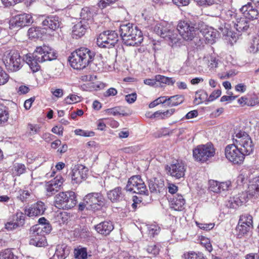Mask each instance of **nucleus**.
Segmentation results:
<instances>
[{
  "instance_id": "obj_1",
  "label": "nucleus",
  "mask_w": 259,
  "mask_h": 259,
  "mask_svg": "<svg viewBox=\"0 0 259 259\" xmlns=\"http://www.w3.org/2000/svg\"><path fill=\"white\" fill-rule=\"evenodd\" d=\"M169 29L167 31L164 30L163 31V39L164 41H167L169 46H172L176 44L179 40L177 32H178L182 38L187 41L192 40L195 38L196 40L198 39L196 37L199 32V27H195L192 25H190L189 23L185 21H180L177 25V29L172 26L170 24L169 26Z\"/></svg>"
},
{
  "instance_id": "obj_2",
  "label": "nucleus",
  "mask_w": 259,
  "mask_h": 259,
  "mask_svg": "<svg viewBox=\"0 0 259 259\" xmlns=\"http://www.w3.org/2000/svg\"><path fill=\"white\" fill-rule=\"evenodd\" d=\"M56 58V54L53 50L47 46H43L37 47L32 54H27L25 56V62L31 70L35 72L40 69V63L52 61Z\"/></svg>"
},
{
  "instance_id": "obj_3",
  "label": "nucleus",
  "mask_w": 259,
  "mask_h": 259,
  "mask_svg": "<svg viewBox=\"0 0 259 259\" xmlns=\"http://www.w3.org/2000/svg\"><path fill=\"white\" fill-rule=\"evenodd\" d=\"M119 32L123 44L126 46H138L143 40L141 30L132 23L121 24Z\"/></svg>"
},
{
  "instance_id": "obj_4",
  "label": "nucleus",
  "mask_w": 259,
  "mask_h": 259,
  "mask_svg": "<svg viewBox=\"0 0 259 259\" xmlns=\"http://www.w3.org/2000/svg\"><path fill=\"white\" fill-rule=\"evenodd\" d=\"M95 55L94 52L87 48L81 47L71 53L69 61L74 69H82L93 60Z\"/></svg>"
},
{
  "instance_id": "obj_5",
  "label": "nucleus",
  "mask_w": 259,
  "mask_h": 259,
  "mask_svg": "<svg viewBox=\"0 0 259 259\" xmlns=\"http://www.w3.org/2000/svg\"><path fill=\"white\" fill-rule=\"evenodd\" d=\"M233 142L245 156L253 153L254 145L250 136L247 133L239 131L234 136Z\"/></svg>"
},
{
  "instance_id": "obj_6",
  "label": "nucleus",
  "mask_w": 259,
  "mask_h": 259,
  "mask_svg": "<svg viewBox=\"0 0 259 259\" xmlns=\"http://www.w3.org/2000/svg\"><path fill=\"white\" fill-rule=\"evenodd\" d=\"M76 195L73 191L61 192L55 197L54 205L59 209H69L76 204Z\"/></svg>"
},
{
  "instance_id": "obj_7",
  "label": "nucleus",
  "mask_w": 259,
  "mask_h": 259,
  "mask_svg": "<svg viewBox=\"0 0 259 259\" xmlns=\"http://www.w3.org/2000/svg\"><path fill=\"white\" fill-rule=\"evenodd\" d=\"M24 59L21 57L19 53L16 50L7 52L4 58V63L7 70L11 72L18 71L23 66Z\"/></svg>"
},
{
  "instance_id": "obj_8",
  "label": "nucleus",
  "mask_w": 259,
  "mask_h": 259,
  "mask_svg": "<svg viewBox=\"0 0 259 259\" xmlns=\"http://www.w3.org/2000/svg\"><path fill=\"white\" fill-rule=\"evenodd\" d=\"M118 41V35L113 30H107L101 33L97 39V45L102 48H110L115 46Z\"/></svg>"
},
{
  "instance_id": "obj_9",
  "label": "nucleus",
  "mask_w": 259,
  "mask_h": 259,
  "mask_svg": "<svg viewBox=\"0 0 259 259\" xmlns=\"http://www.w3.org/2000/svg\"><path fill=\"white\" fill-rule=\"evenodd\" d=\"M125 188L127 191L130 192L146 196L148 195V190L144 182L139 175L131 177L128 179Z\"/></svg>"
},
{
  "instance_id": "obj_10",
  "label": "nucleus",
  "mask_w": 259,
  "mask_h": 259,
  "mask_svg": "<svg viewBox=\"0 0 259 259\" xmlns=\"http://www.w3.org/2000/svg\"><path fill=\"white\" fill-rule=\"evenodd\" d=\"M215 150L212 144H207L198 146L193 151L194 158L198 161L205 162L214 156Z\"/></svg>"
},
{
  "instance_id": "obj_11",
  "label": "nucleus",
  "mask_w": 259,
  "mask_h": 259,
  "mask_svg": "<svg viewBox=\"0 0 259 259\" xmlns=\"http://www.w3.org/2000/svg\"><path fill=\"white\" fill-rule=\"evenodd\" d=\"M225 156L228 160L234 164H241L244 161L245 155L234 143L228 145L225 148Z\"/></svg>"
},
{
  "instance_id": "obj_12",
  "label": "nucleus",
  "mask_w": 259,
  "mask_h": 259,
  "mask_svg": "<svg viewBox=\"0 0 259 259\" xmlns=\"http://www.w3.org/2000/svg\"><path fill=\"white\" fill-rule=\"evenodd\" d=\"M104 200L103 196L100 193H89L83 198L87 209L93 211L100 209L104 204Z\"/></svg>"
},
{
  "instance_id": "obj_13",
  "label": "nucleus",
  "mask_w": 259,
  "mask_h": 259,
  "mask_svg": "<svg viewBox=\"0 0 259 259\" xmlns=\"http://www.w3.org/2000/svg\"><path fill=\"white\" fill-rule=\"evenodd\" d=\"M165 169L167 175L176 179H180L184 177L186 167L183 162L177 160L165 166Z\"/></svg>"
},
{
  "instance_id": "obj_14",
  "label": "nucleus",
  "mask_w": 259,
  "mask_h": 259,
  "mask_svg": "<svg viewBox=\"0 0 259 259\" xmlns=\"http://www.w3.org/2000/svg\"><path fill=\"white\" fill-rule=\"evenodd\" d=\"M88 168L81 164H77L72 168L71 177L72 181L75 183H80L87 177Z\"/></svg>"
},
{
  "instance_id": "obj_15",
  "label": "nucleus",
  "mask_w": 259,
  "mask_h": 259,
  "mask_svg": "<svg viewBox=\"0 0 259 259\" xmlns=\"http://www.w3.org/2000/svg\"><path fill=\"white\" fill-rule=\"evenodd\" d=\"M10 22L12 26L22 27L31 24L33 22V19L31 15L22 14L15 16Z\"/></svg>"
},
{
  "instance_id": "obj_16",
  "label": "nucleus",
  "mask_w": 259,
  "mask_h": 259,
  "mask_svg": "<svg viewBox=\"0 0 259 259\" xmlns=\"http://www.w3.org/2000/svg\"><path fill=\"white\" fill-rule=\"evenodd\" d=\"M25 214L21 211H18L13 217L12 221L5 224V228L8 230H13L22 227L25 224Z\"/></svg>"
},
{
  "instance_id": "obj_17",
  "label": "nucleus",
  "mask_w": 259,
  "mask_h": 259,
  "mask_svg": "<svg viewBox=\"0 0 259 259\" xmlns=\"http://www.w3.org/2000/svg\"><path fill=\"white\" fill-rule=\"evenodd\" d=\"M64 182V179L60 175L57 176L53 180L49 181L46 185L47 195L49 196L58 192Z\"/></svg>"
},
{
  "instance_id": "obj_18",
  "label": "nucleus",
  "mask_w": 259,
  "mask_h": 259,
  "mask_svg": "<svg viewBox=\"0 0 259 259\" xmlns=\"http://www.w3.org/2000/svg\"><path fill=\"white\" fill-rule=\"evenodd\" d=\"M46 208L45 203L38 201L32 204L29 208L25 209V214L29 217H36L44 214Z\"/></svg>"
},
{
  "instance_id": "obj_19",
  "label": "nucleus",
  "mask_w": 259,
  "mask_h": 259,
  "mask_svg": "<svg viewBox=\"0 0 259 259\" xmlns=\"http://www.w3.org/2000/svg\"><path fill=\"white\" fill-rule=\"evenodd\" d=\"M41 24L46 28L56 30L61 27L62 23L61 19L58 16H49L46 17L42 20Z\"/></svg>"
},
{
  "instance_id": "obj_20",
  "label": "nucleus",
  "mask_w": 259,
  "mask_h": 259,
  "mask_svg": "<svg viewBox=\"0 0 259 259\" xmlns=\"http://www.w3.org/2000/svg\"><path fill=\"white\" fill-rule=\"evenodd\" d=\"M240 11L246 19L252 20L257 19L259 17L258 10L251 3H248L243 6L240 9Z\"/></svg>"
},
{
  "instance_id": "obj_21",
  "label": "nucleus",
  "mask_w": 259,
  "mask_h": 259,
  "mask_svg": "<svg viewBox=\"0 0 259 259\" xmlns=\"http://www.w3.org/2000/svg\"><path fill=\"white\" fill-rule=\"evenodd\" d=\"M202 28H199L200 30L203 35L206 41L208 44H212L215 42V39L219 35L218 32L217 30L213 29L211 27L206 25L201 26Z\"/></svg>"
},
{
  "instance_id": "obj_22",
  "label": "nucleus",
  "mask_w": 259,
  "mask_h": 259,
  "mask_svg": "<svg viewBox=\"0 0 259 259\" xmlns=\"http://www.w3.org/2000/svg\"><path fill=\"white\" fill-rule=\"evenodd\" d=\"M31 239L29 241L30 245L35 246L36 247H44L47 245V241L44 234L36 232V230H31Z\"/></svg>"
},
{
  "instance_id": "obj_23",
  "label": "nucleus",
  "mask_w": 259,
  "mask_h": 259,
  "mask_svg": "<svg viewBox=\"0 0 259 259\" xmlns=\"http://www.w3.org/2000/svg\"><path fill=\"white\" fill-rule=\"evenodd\" d=\"M231 184V182L229 181L220 183L212 180L209 181V188L211 191L218 193L222 191L228 190Z\"/></svg>"
},
{
  "instance_id": "obj_24",
  "label": "nucleus",
  "mask_w": 259,
  "mask_h": 259,
  "mask_svg": "<svg viewBox=\"0 0 259 259\" xmlns=\"http://www.w3.org/2000/svg\"><path fill=\"white\" fill-rule=\"evenodd\" d=\"M88 25L89 23L85 21H80L75 24L72 28V37L78 39L82 36L85 33Z\"/></svg>"
},
{
  "instance_id": "obj_25",
  "label": "nucleus",
  "mask_w": 259,
  "mask_h": 259,
  "mask_svg": "<svg viewBox=\"0 0 259 259\" xmlns=\"http://www.w3.org/2000/svg\"><path fill=\"white\" fill-rule=\"evenodd\" d=\"M107 195L108 198L113 203L120 202L124 199V197L122 188L120 187H117L108 191Z\"/></svg>"
},
{
  "instance_id": "obj_26",
  "label": "nucleus",
  "mask_w": 259,
  "mask_h": 259,
  "mask_svg": "<svg viewBox=\"0 0 259 259\" xmlns=\"http://www.w3.org/2000/svg\"><path fill=\"white\" fill-rule=\"evenodd\" d=\"M70 253V248L66 244H58L51 259H65Z\"/></svg>"
},
{
  "instance_id": "obj_27",
  "label": "nucleus",
  "mask_w": 259,
  "mask_h": 259,
  "mask_svg": "<svg viewBox=\"0 0 259 259\" xmlns=\"http://www.w3.org/2000/svg\"><path fill=\"white\" fill-rule=\"evenodd\" d=\"M113 229V225L110 221H104L95 226L96 231L105 236L109 235Z\"/></svg>"
},
{
  "instance_id": "obj_28",
  "label": "nucleus",
  "mask_w": 259,
  "mask_h": 259,
  "mask_svg": "<svg viewBox=\"0 0 259 259\" xmlns=\"http://www.w3.org/2000/svg\"><path fill=\"white\" fill-rule=\"evenodd\" d=\"M170 207L175 210H181L185 204V200L183 196L177 194L175 198L167 197Z\"/></svg>"
},
{
  "instance_id": "obj_29",
  "label": "nucleus",
  "mask_w": 259,
  "mask_h": 259,
  "mask_svg": "<svg viewBox=\"0 0 259 259\" xmlns=\"http://www.w3.org/2000/svg\"><path fill=\"white\" fill-rule=\"evenodd\" d=\"M248 196L245 192H242L238 194L231 198L230 202V207L233 208H236L237 207L242 205L247 201Z\"/></svg>"
},
{
  "instance_id": "obj_30",
  "label": "nucleus",
  "mask_w": 259,
  "mask_h": 259,
  "mask_svg": "<svg viewBox=\"0 0 259 259\" xmlns=\"http://www.w3.org/2000/svg\"><path fill=\"white\" fill-rule=\"evenodd\" d=\"M162 179L160 177L159 178H153L149 181V187L152 193L159 194L160 193L161 188Z\"/></svg>"
},
{
  "instance_id": "obj_31",
  "label": "nucleus",
  "mask_w": 259,
  "mask_h": 259,
  "mask_svg": "<svg viewBox=\"0 0 259 259\" xmlns=\"http://www.w3.org/2000/svg\"><path fill=\"white\" fill-rule=\"evenodd\" d=\"M234 28L239 32L245 31L249 28V24L245 18L240 17L233 20Z\"/></svg>"
},
{
  "instance_id": "obj_32",
  "label": "nucleus",
  "mask_w": 259,
  "mask_h": 259,
  "mask_svg": "<svg viewBox=\"0 0 259 259\" xmlns=\"http://www.w3.org/2000/svg\"><path fill=\"white\" fill-rule=\"evenodd\" d=\"M184 101V97L182 96L176 95L171 96L168 99L165 98L163 101V106H177L182 103Z\"/></svg>"
},
{
  "instance_id": "obj_33",
  "label": "nucleus",
  "mask_w": 259,
  "mask_h": 259,
  "mask_svg": "<svg viewBox=\"0 0 259 259\" xmlns=\"http://www.w3.org/2000/svg\"><path fill=\"white\" fill-rule=\"evenodd\" d=\"M250 195H259V176L253 179L248 188Z\"/></svg>"
},
{
  "instance_id": "obj_34",
  "label": "nucleus",
  "mask_w": 259,
  "mask_h": 259,
  "mask_svg": "<svg viewBox=\"0 0 259 259\" xmlns=\"http://www.w3.org/2000/svg\"><path fill=\"white\" fill-rule=\"evenodd\" d=\"M207 94L203 90H199L196 92L194 103L197 104H200L203 102L207 101Z\"/></svg>"
},
{
  "instance_id": "obj_35",
  "label": "nucleus",
  "mask_w": 259,
  "mask_h": 259,
  "mask_svg": "<svg viewBox=\"0 0 259 259\" xmlns=\"http://www.w3.org/2000/svg\"><path fill=\"white\" fill-rule=\"evenodd\" d=\"M144 83L150 86L160 87L162 83V76L157 75L153 79H146L144 80Z\"/></svg>"
},
{
  "instance_id": "obj_36",
  "label": "nucleus",
  "mask_w": 259,
  "mask_h": 259,
  "mask_svg": "<svg viewBox=\"0 0 259 259\" xmlns=\"http://www.w3.org/2000/svg\"><path fill=\"white\" fill-rule=\"evenodd\" d=\"M28 35L31 38H38L42 36L41 29L39 27H33L28 30Z\"/></svg>"
},
{
  "instance_id": "obj_37",
  "label": "nucleus",
  "mask_w": 259,
  "mask_h": 259,
  "mask_svg": "<svg viewBox=\"0 0 259 259\" xmlns=\"http://www.w3.org/2000/svg\"><path fill=\"white\" fill-rule=\"evenodd\" d=\"M9 118L8 108L0 104V124L5 123Z\"/></svg>"
},
{
  "instance_id": "obj_38",
  "label": "nucleus",
  "mask_w": 259,
  "mask_h": 259,
  "mask_svg": "<svg viewBox=\"0 0 259 259\" xmlns=\"http://www.w3.org/2000/svg\"><path fill=\"white\" fill-rule=\"evenodd\" d=\"M52 227L51 225L48 223L45 224L42 226H39V225H35L31 228V230H36L38 233H49L51 232Z\"/></svg>"
},
{
  "instance_id": "obj_39",
  "label": "nucleus",
  "mask_w": 259,
  "mask_h": 259,
  "mask_svg": "<svg viewBox=\"0 0 259 259\" xmlns=\"http://www.w3.org/2000/svg\"><path fill=\"white\" fill-rule=\"evenodd\" d=\"M13 173L16 176H20L25 172L26 167L24 164L16 163L13 167Z\"/></svg>"
},
{
  "instance_id": "obj_40",
  "label": "nucleus",
  "mask_w": 259,
  "mask_h": 259,
  "mask_svg": "<svg viewBox=\"0 0 259 259\" xmlns=\"http://www.w3.org/2000/svg\"><path fill=\"white\" fill-rule=\"evenodd\" d=\"M242 225H248L252 227V218L248 214H244L240 216L239 223Z\"/></svg>"
},
{
  "instance_id": "obj_41",
  "label": "nucleus",
  "mask_w": 259,
  "mask_h": 259,
  "mask_svg": "<svg viewBox=\"0 0 259 259\" xmlns=\"http://www.w3.org/2000/svg\"><path fill=\"white\" fill-rule=\"evenodd\" d=\"M80 18L82 19L81 21H92V13L90 10L89 8L85 7L82 9L80 12Z\"/></svg>"
},
{
  "instance_id": "obj_42",
  "label": "nucleus",
  "mask_w": 259,
  "mask_h": 259,
  "mask_svg": "<svg viewBox=\"0 0 259 259\" xmlns=\"http://www.w3.org/2000/svg\"><path fill=\"white\" fill-rule=\"evenodd\" d=\"M87 255V250L85 248H81L74 250V256L76 258L86 259Z\"/></svg>"
},
{
  "instance_id": "obj_43",
  "label": "nucleus",
  "mask_w": 259,
  "mask_h": 259,
  "mask_svg": "<svg viewBox=\"0 0 259 259\" xmlns=\"http://www.w3.org/2000/svg\"><path fill=\"white\" fill-rule=\"evenodd\" d=\"M184 259H205L202 253L194 252H187L183 255Z\"/></svg>"
},
{
  "instance_id": "obj_44",
  "label": "nucleus",
  "mask_w": 259,
  "mask_h": 259,
  "mask_svg": "<svg viewBox=\"0 0 259 259\" xmlns=\"http://www.w3.org/2000/svg\"><path fill=\"white\" fill-rule=\"evenodd\" d=\"M251 228V227H250L248 225L247 226L241 224V223H238L236 228V230L239 232L238 235L240 236V237H241L242 236L247 234Z\"/></svg>"
},
{
  "instance_id": "obj_45",
  "label": "nucleus",
  "mask_w": 259,
  "mask_h": 259,
  "mask_svg": "<svg viewBox=\"0 0 259 259\" xmlns=\"http://www.w3.org/2000/svg\"><path fill=\"white\" fill-rule=\"evenodd\" d=\"M259 50V40L258 39L254 38L252 42L250 45L248 51L251 53H255Z\"/></svg>"
},
{
  "instance_id": "obj_46",
  "label": "nucleus",
  "mask_w": 259,
  "mask_h": 259,
  "mask_svg": "<svg viewBox=\"0 0 259 259\" xmlns=\"http://www.w3.org/2000/svg\"><path fill=\"white\" fill-rule=\"evenodd\" d=\"M0 259H15L11 249H7L0 252Z\"/></svg>"
},
{
  "instance_id": "obj_47",
  "label": "nucleus",
  "mask_w": 259,
  "mask_h": 259,
  "mask_svg": "<svg viewBox=\"0 0 259 259\" xmlns=\"http://www.w3.org/2000/svg\"><path fill=\"white\" fill-rule=\"evenodd\" d=\"M119 109L120 107H115L112 108L107 109L105 110V112L106 113L109 115H113L114 116H116L118 115H122V116H125L127 115L126 113L120 112L119 111Z\"/></svg>"
},
{
  "instance_id": "obj_48",
  "label": "nucleus",
  "mask_w": 259,
  "mask_h": 259,
  "mask_svg": "<svg viewBox=\"0 0 259 259\" xmlns=\"http://www.w3.org/2000/svg\"><path fill=\"white\" fill-rule=\"evenodd\" d=\"M149 234L153 237L160 232V227L154 224L149 225L147 227Z\"/></svg>"
},
{
  "instance_id": "obj_49",
  "label": "nucleus",
  "mask_w": 259,
  "mask_h": 259,
  "mask_svg": "<svg viewBox=\"0 0 259 259\" xmlns=\"http://www.w3.org/2000/svg\"><path fill=\"white\" fill-rule=\"evenodd\" d=\"M65 101L67 104H71L79 102L80 100L79 96L76 95H70L65 98Z\"/></svg>"
},
{
  "instance_id": "obj_50",
  "label": "nucleus",
  "mask_w": 259,
  "mask_h": 259,
  "mask_svg": "<svg viewBox=\"0 0 259 259\" xmlns=\"http://www.w3.org/2000/svg\"><path fill=\"white\" fill-rule=\"evenodd\" d=\"M226 17L225 18L228 21H231L233 23V20H236L239 16L232 10H227L226 11Z\"/></svg>"
},
{
  "instance_id": "obj_51",
  "label": "nucleus",
  "mask_w": 259,
  "mask_h": 259,
  "mask_svg": "<svg viewBox=\"0 0 259 259\" xmlns=\"http://www.w3.org/2000/svg\"><path fill=\"white\" fill-rule=\"evenodd\" d=\"M74 132L77 135L85 137H92L95 135L94 132L92 131H84L80 129L76 130Z\"/></svg>"
},
{
  "instance_id": "obj_52",
  "label": "nucleus",
  "mask_w": 259,
  "mask_h": 259,
  "mask_svg": "<svg viewBox=\"0 0 259 259\" xmlns=\"http://www.w3.org/2000/svg\"><path fill=\"white\" fill-rule=\"evenodd\" d=\"M9 77L8 74L0 67V85L7 83L8 81Z\"/></svg>"
},
{
  "instance_id": "obj_53",
  "label": "nucleus",
  "mask_w": 259,
  "mask_h": 259,
  "mask_svg": "<svg viewBox=\"0 0 259 259\" xmlns=\"http://www.w3.org/2000/svg\"><path fill=\"white\" fill-rule=\"evenodd\" d=\"M19 195L18 198L22 202L26 200V199L30 196V194L28 191L20 190L19 191Z\"/></svg>"
},
{
  "instance_id": "obj_54",
  "label": "nucleus",
  "mask_w": 259,
  "mask_h": 259,
  "mask_svg": "<svg viewBox=\"0 0 259 259\" xmlns=\"http://www.w3.org/2000/svg\"><path fill=\"white\" fill-rule=\"evenodd\" d=\"M39 126L37 124L29 123L28 125V130L31 135L36 134L39 131Z\"/></svg>"
},
{
  "instance_id": "obj_55",
  "label": "nucleus",
  "mask_w": 259,
  "mask_h": 259,
  "mask_svg": "<svg viewBox=\"0 0 259 259\" xmlns=\"http://www.w3.org/2000/svg\"><path fill=\"white\" fill-rule=\"evenodd\" d=\"M117 0H100L98 3L99 7L102 9L106 8L110 4L114 3Z\"/></svg>"
},
{
  "instance_id": "obj_56",
  "label": "nucleus",
  "mask_w": 259,
  "mask_h": 259,
  "mask_svg": "<svg viewBox=\"0 0 259 259\" xmlns=\"http://www.w3.org/2000/svg\"><path fill=\"white\" fill-rule=\"evenodd\" d=\"M221 95V91L217 90L214 91L208 98L207 102H211L219 98Z\"/></svg>"
},
{
  "instance_id": "obj_57",
  "label": "nucleus",
  "mask_w": 259,
  "mask_h": 259,
  "mask_svg": "<svg viewBox=\"0 0 259 259\" xmlns=\"http://www.w3.org/2000/svg\"><path fill=\"white\" fill-rule=\"evenodd\" d=\"M200 6H209L214 4L213 0H194Z\"/></svg>"
},
{
  "instance_id": "obj_58",
  "label": "nucleus",
  "mask_w": 259,
  "mask_h": 259,
  "mask_svg": "<svg viewBox=\"0 0 259 259\" xmlns=\"http://www.w3.org/2000/svg\"><path fill=\"white\" fill-rule=\"evenodd\" d=\"M198 227L201 229H203L204 230L208 231L212 229L214 226V224L213 223L209 224H205V223H199L197 224Z\"/></svg>"
},
{
  "instance_id": "obj_59",
  "label": "nucleus",
  "mask_w": 259,
  "mask_h": 259,
  "mask_svg": "<svg viewBox=\"0 0 259 259\" xmlns=\"http://www.w3.org/2000/svg\"><path fill=\"white\" fill-rule=\"evenodd\" d=\"M136 99L137 94L135 93L128 94L125 97V100L127 103L130 104L133 103L136 100Z\"/></svg>"
},
{
  "instance_id": "obj_60",
  "label": "nucleus",
  "mask_w": 259,
  "mask_h": 259,
  "mask_svg": "<svg viewBox=\"0 0 259 259\" xmlns=\"http://www.w3.org/2000/svg\"><path fill=\"white\" fill-rule=\"evenodd\" d=\"M149 253L156 255L159 252V249L155 245L149 246L147 248Z\"/></svg>"
},
{
  "instance_id": "obj_61",
  "label": "nucleus",
  "mask_w": 259,
  "mask_h": 259,
  "mask_svg": "<svg viewBox=\"0 0 259 259\" xmlns=\"http://www.w3.org/2000/svg\"><path fill=\"white\" fill-rule=\"evenodd\" d=\"M57 219L59 221L61 220L62 223H65L68 220V216L66 212H62L57 215Z\"/></svg>"
},
{
  "instance_id": "obj_62",
  "label": "nucleus",
  "mask_w": 259,
  "mask_h": 259,
  "mask_svg": "<svg viewBox=\"0 0 259 259\" xmlns=\"http://www.w3.org/2000/svg\"><path fill=\"white\" fill-rule=\"evenodd\" d=\"M173 3L178 7L185 6L189 5L190 0H172Z\"/></svg>"
},
{
  "instance_id": "obj_63",
  "label": "nucleus",
  "mask_w": 259,
  "mask_h": 259,
  "mask_svg": "<svg viewBox=\"0 0 259 259\" xmlns=\"http://www.w3.org/2000/svg\"><path fill=\"white\" fill-rule=\"evenodd\" d=\"M117 90L113 88H111L108 89L105 93H104L105 97H110L113 96L117 94Z\"/></svg>"
},
{
  "instance_id": "obj_64",
  "label": "nucleus",
  "mask_w": 259,
  "mask_h": 259,
  "mask_svg": "<svg viewBox=\"0 0 259 259\" xmlns=\"http://www.w3.org/2000/svg\"><path fill=\"white\" fill-rule=\"evenodd\" d=\"M176 80L171 77H165L163 75V84H166L168 85H172L174 84Z\"/></svg>"
}]
</instances>
